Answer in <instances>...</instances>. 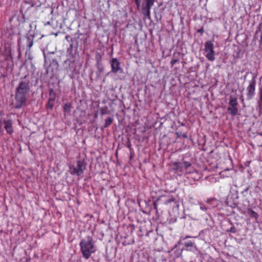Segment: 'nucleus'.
<instances>
[{"mask_svg": "<svg viewBox=\"0 0 262 262\" xmlns=\"http://www.w3.org/2000/svg\"><path fill=\"white\" fill-rule=\"evenodd\" d=\"M55 99V94H53V96L51 95L50 98L48 99V103L47 104V108L52 110L54 104V101Z\"/></svg>", "mask_w": 262, "mask_h": 262, "instance_id": "nucleus-11", "label": "nucleus"}, {"mask_svg": "<svg viewBox=\"0 0 262 262\" xmlns=\"http://www.w3.org/2000/svg\"><path fill=\"white\" fill-rule=\"evenodd\" d=\"M256 83L255 80L250 82L249 85L247 88L248 93L247 98L248 99H251L255 94Z\"/></svg>", "mask_w": 262, "mask_h": 262, "instance_id": "nucleus-10", "label": "nucleus"}, {"mask_svg": "<svg viewBox=\"0 0 262 262\" xmlns=\"http://www.w3.org/2000/svg\"><path fill=\"white\" fill-rule=\"evenodd\" d=\"M193 245H194V243H193L191 241H189V242H186L184 244V246L186 248L192 247L193 246Z\"/></svg>", "mask_w": 262, "mask_h": 262, "instance_id": "nucleus-20", "label": "nucleus"}, {"mask_svg": "<svg viewBox=\"0 0 262 262\" xmlns=\"http://www.w3.org/2000/svg\"><path fill=\"white\" fill-rule=\"evenodd\" d=\"M227 110L232 116H234L237 114V102L236 98H231L230 99Z\"/></svg>", "mask_w": 262, "mask_h": 262, "instance_id": "nucleus-5", "label": "nucleus"}, {"mask_svg": "<svg viewBox=\"0 0 262 262\" xmlns=\"http://www.w3.org/2000/svg\"><path fill=\"white\" fill-rule=\"evenodd\" d=\"M96 58L97 59V63H99L101 61V56L100 54V53L97 54Z\"/></svg>", "mask_w": 262, "mask_h": 262, "instance_id": "nucleus-22", "label": "nucleus"}, {"mask_svg": "<svg viewBox=\"0 0 262 262\" xmlns=\"http://www.w3.org/2000/svg\"><path fill=\"white\" fill-rule=\"evenodd\" d=\"M140 1V0H135V2H136V4H137V6H139Z\"/></svg>", "mask_w": 262, "mask_h": 262, "instance_id": "nucleus-26", "label": "nucleus"}, {"mask_svg": "<svg viewBox=\"0 0 262 262\" xmlns=\"http://www.w3.org/2000/svg\"><path fill=\"white\" fill-rule=\"evenodd\" d=\"M100 113L102 115L110 114V111L108 110V107L107 106H104L100 109Z\"/></svg>", "mask_w": 262, "mask_h": 262, "instance_id": "nucleus-16", "label": "nucleus"}, {"mask_svg": "<svg viewBox=\"0 0 262 262\" xmlns=\"http://www.w3.org/2000/svg\"><path fill=\"white\" fill-rule=\"evenodd\" d=\"M79 245L82 256L85 259H89L91 255L96 251L93 240L90 236L82 239Z\"/></svg>", "mask_w": 262, "mask_h": 262, "instance_id": "nucleus-2", "label": "nucleus"}, {"mask_svg": "<svg viewBox=\"0 0 262 262\" xmlns=\"http://www.w3.org/2000/svg\"><path fill=\"white\" fill-rule=\"evenodd\" d=\"M127 147L129 148H131V144L129 143V144H128L127 145Z\"/></svg>", "mask_w": 262, "mask_h": 262, "instance_id": "nucleus-30", "label": "nucleus"}, {"mask_svg": "<svg viewBox=\"0 0 262 262\" xmlns=\"http://www.w3.org/2000/svg\"><path fill=\"white\" fill-rule=\"evenodd\" d=\"M32 43H30V45H29V47L30 48V47L32 46Z\"/></svg>", "mask_w": 262, "mask_h": 262, "instance_id": "nucleus-31", "label": "nucleus"}, {"mask_svg": "<svg viewBox=\"0 0 262 262\" xmlns=\"http://www.w3.org/2000/svg\"><path fill=\"white\" fill-rule=\"evenodd\" d=\"M172 165L173 168L174 170L182 172L184 170L190 167L191 164L189 162L183 161L174 162Z\"/></svg>", "mask_w": 262, "mask_h": 262, "instance_id": "nucleus-6", "label": "nucleus"}, {"mask_svg": "<svg viewBox=\"0 0 262 262\" xmlns=\"http://www.w3.org/2000/svg\"><path fill=\"white\" fill-rule=\"evenodd\" d=\"M261 29H262V23H261Z\"/></svg>", "mask_w": 262, "mask_h": 262, "instance_id": "nucleus-33", "label": "nucleus"}, {"mask_svg": "<svg viewBox=\"0 0 262 262\" xmlns=\"http://www.w3.org/2000/svg\"><path fill=\"white\" fill-rule=\"evenodd\" d=\"M198 32H200L201 33V34H202L203 32H204V30L203 28H201L200 29H199L198 30Z\"/></svg>", "mask_w": 262, "mask_h": 262, "instance_id": "nucleus-27", "label": "nucleus"}, {"mask_svg": "<svg viewBox=\"0 0 262 262\" xmlns=\"http://www.w3.org/2000/svg\"><path fill=\"white\" fill-rule=\"evenodd\" d=\"M259 38V48L262 49V29L261 24L258 25L257 29L256 30L255 34L253 37L254 40L257 39Z\"/></svg>", "mask_w": 262, "mask_h": 262, "instance_id": "nucleus-9", "label": "nucleus"}, {"mask_svg": "<svg viewBox=\"0 0 262 262\" xmlns=\"http://www.w3.org/2000/svg\"><path fill=\"white\" fill-rule=\"evenodd\" d=\"M201 209L202 210H206L207 209V208H206L204 207H203V206H201Z\"/></svg>", "mask_w": 262, "mask_h": 262, "instance_id": "nucleus-28", "label": "nucleus"}, {"mask_svg": "<svg viewBox=\"0 0 262 262\" xmlns=\"http://www.w3.org/2000/svg\"><path fill=\"white\" fill-rule=\"evenodd\" d=\"M110 63L111 65L112 72L114 73H117L119 72H122V70L121 68L120 63L117 58H113Z\"/></svg>", "mask_w": 262, "mask_h": 262, "instance_id": "nucleus-7", "label": "nucleus"}, {"mask_svg": "<svg viewBox=\"0 0 262 262\" xmlns=\"http://www.w3.org/2000/svg\"><path fill=\"white\" fill-rule=\"evenodd\" d=\"M2 118H3V113L1 111H0V137L3 134Z\"/></svg>", "mask_w": 262, "mask_h": 262, "instance_id": "nucleus-17", "label": "nucleus"}, {"mask_svg": "<svg viewBox=\"0 0 262 262\" xmlns=\"http://www.w3.org/2000/svg\"><path fill=\"white\" fill-rule=\"evenodd\" d=\"M85 168L86 163L84 160H79L77 161L76 166L72 165L70 166V172L72 175L80 177L83 174Z\"/></svg>", "mask_w": 262, "mask_h": 262, "instance_id": "nucleus-3", "label": "nucleus"}, {"mask_svg": "<svg viewBox=\"0 0 262 262\" xmlns=\"http://www.w3.org/2000/svg\"><path fill=\"white\" fill-rule=\"evenodd\" d=\"M179 61V59H171L170 61V64L171 66H174V64H176L177 62Z\"/></svg>", "mask_w": 262, "mask_h": 262, "instance_id": "nucleus-23", "label": "nucleus"}, {"mask_svg": "<svg viewBox=\"0 0 262 262\" xmlns=\"http://www.w3.org/2000/svg\"><path fill=\"white\" fill-rule=\"evenodd\" d=\"M113 122V118L109 117L105 120L104 124V128H107L110 126Z\"/></svg>", "mask_w": 262, "mask_h": 262, "instance_id": "nucleus-13", "label": "nucleus"}, {"mask_svg": "<svg viewBox=\"0 0 262 262\" xmlns=\"http://www.w3.org/2000/svg\"><path fill=\"white\" fill-rule=\"evenodd\" d=\"M72 107V104L71 103H66L63 106V111L64 113H70Z\"/></svg>", "mask_w": 262, "mask_h": 262, "instance_id": "nucleus-14", "label": "nucleus"}, {"mask_svg": "<svg viewBox=\"0 0 262 262\" xmlns=\"http://www.w3.org/2000/svg\"><path fill=\"white\" fill-rule=\"evenodd\" d=\"M30 93L29 81H22L16 88L15 94L14 106L15 108H20L25 104Z\"/></svg>", "mask_w": 262, "mask_h": 262, "instance_id": "nucleus-1", "label": "nucleus"}, {"mask_svg": "<svg viewBox=\"0 0 262 262\" xmlns=\"http://www.w3.org/2000/svg\"><path fill=\"white\" fill-rule=\"evenodd\" d=\"M183 137L184 138H187V135L186 134H183Z\"/></svg>", "mask_w": 262, "mask_h": 262, "instance_id": "nucleus-29", "label": "nucleus"}, {"mask_svg": "<svg viewBox=\"0 0 262 262\" xmlns=\"http://www.w3.org/2000/svg\"><path fill=\"white\" fill-rule=\"evenodd\" d=\"M188 237H190V236H187L186 237V238H188Z\"/></svg>", "mask_w": 262, "mask_h": 262, "instance_id": "nucleus-32", "label": "nucleus"}, {"mask_svg": "<svg viewBox=\"0 0 262 262\" xmlns=\"http://www.w3.org/2000/svg\"><path fill=\"white\" fill-rule=\"evenodd\" d=\"M155 0H145V6L151 7L154 5Z\"/></svg>", "mask_w": 262, "mask_h": 262, "instance_id": "nucleus-18", "label": "nucleus"}, {"mask_svg": "<svg viewBox=\"0 0 262 262\" xmlns=\"http://www.w3.org/2000/svg\"><path fill=\"white\" fill-rule=\"evenodd\" d=\"M150 9L151 7L145 6L142 7V14L149 19L150 18Z\"/></svg>", "mask_w": 262, "mask_h": 262, "instance_id": "nucleus-12", "label": "nucleus"}, {"mask_svg": "<svg viewBox=\"0 0 262 262\" xmlns=\"http://www.w3.org/2000/svg\"><path fill=\"white\" fill-rule=\"evenodd\" d=\"M182 252V250H177L175 252V256H176V257H177V258L179 257L181 255Z\"/></svg>", "mask_w": 262, "mask_h": 262, "instance_id": "nucleus-21", "label": "nucleus"}, {"mask_svg": "<svg viewBox=\"0 0 262 262\" xmlns=\"http://www.w3.org/2000/svg\"><path fill=\"white\" fill-rule=\"evenodd\" d=\"M214 45L211 41H207L205 44V52L206 53V57L211 61L215 59V52L213 50Z\"/></svg>", "mask_w": 262, "mask_h": 262, "instance_id": "nucleus-4", "label": "nucleus"}, {"mask_svg": "<svg viewBox=\"0 0 262 262\" xmlns=\"http://www.w3.org/2000/svg\"><path fill=\"white\" fill-rule=\"evenodd\" d=\"M229 231L233 233H235L236 232L235 228L233 227H231Z\"/></svg>", "mask_w": 262, "mask_h": 262, "instance_id": "nucleus-24", "label": "nucleus"}, {"mask_svg": "<svg viewBox=\"0 0 262 262\" xmlns=\"http://www.w3.org/2000/svg\"><path fill=\"white\" fill-rule=\"evenodd\" d=\"M3 124L7 133L10 135H12L14 132L12 120L10 119L4 120L3 121Z\"/></svg>", "mask_w": 262, "mask_h": 262, "instance_id": "nucleus-8", "label": "nucleus"}, {"mask_svg": "<svg viewBox=\"0 0 262 262\" xmlns=\"http://www.w3.org/2000/svg\"><path fill=\"white\" fill-rule=\"evenodd\" d=\"M171 202H174L176 203V199L173 197H170V198L166 199L164 202V204L165 205H167Z\"/></svg>", "mask_w": 262, "mask_h": 262, "instance_id": "nucleus-19", "label": "nucleus"}, {"mask_svg": "<svg viewBox=\"0 0 262 262\" xmlns=\"http://www.w3.org/2000/svg\"><path fill=\"white\" fill-rule=\"evenodd\" d=\"M248 213L249 214L250 216L254 217L256 220H257L258 218V213L252 209H249L248 211Z\"/></svg>", "mask_w": 262, "mask_h": 262, "instance_id": "nucleus-15", "label": "nucleus"}, {"mask_svg": "<svg viewBox=\"0 0 262 262\" xmlns=\"http://www.w3.org/2000/svg\"><path fill=\"white\" fill-rule=\"evenodd\" d=\"M260 100L262 103V88L260 89Z\"/></svg>", "mask_w": 262, "mask_h": 262, "instance_id": "nucleus-25", "label": "nucleus"}]
</instances>
